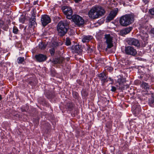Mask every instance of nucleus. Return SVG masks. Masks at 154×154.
<instances>
[{"label": "nucleus", "instance_id": "54", "mask_svg": "<svg viewBox=\"0 0 154 154\" xmlns=\"http://www.w3.org/2000/svg\"><path fill=\"white\" fill-rule=\"evenodd\" d=\"M38 0H37L36 1H34V2L33 3V5H38Z\"/></svg>", "mask_w": 154, "mask_h": 154}, {"label": "nucleus", "instance_id": "12", "mask_svg": "<svg viewBox=\"0 0 154 154\" xmlns=\"http://www.w3.org/2000/svg\"><path fill=\"white\" fill-rule=\"evenodd\" d=\"M71 48L72 51L73 52H75V53H79L82 52V46L81 45H76L72 46Z\"/></svg>", "mask_w": 154, "mask_h": 154}, {"label": "nucleus", "instance_id": "43", "mask_svg": "<svg viewBox=\"0 0 154 154\" xmlns=\"http://www.w3.org/2000/svg\"><path fill=\"white\" fill-rule=\"evenodd\" d=\"M149 12L150 14L154 16V8L149 9Z\"/></svg>", "mask_w": 154, "mask_h": 154}, {"label": "nucleus", "instance_id": "18", "mask_svg": "<svg viewBox=\"0 0 154 154\" xmlns=\"http://www.w3.org/2000/svg\"><path fill=\"white\" fill-rule=\"evenodd\" d=\"M38 102L44 106H48L49 103L46 101L45 99L43 97H40L38 99Z\"/></svg>", "mask_w": 154, "mask_h": 154}, {"label": "nucleus", "instance_id": "32", "mask_svg": "<svg viewBox=\"0 0 154 154\" xmlns=\"http://www.w3.org/2000/svg\"><path fill=\"white\" fill-rule=\"evenodd\" d=\"M50 61L54 64H56L60 63V59L57 57L50 59Z\"/></svg>", "mask_w": 154, "mask_h": 154}, {"label": "nucleus", "instance_id": "24", "mask_svg": "<svg viewBox=\"0 0 154 154\" xmlns=\"http://www.w3.org/2000/svg\"><path fill=\"white\" fill-rule=\"evenodd\" d=\"M37 82L36 80L34 78L30 79L29 80L28 84L32 86V88L34 87Z\"/></svg>", "mask_w": 154, "mask_h": 154}, {"label": "nucleus", "instance_id": "13", "mask_svg": "<svg viewBox=\"0 0 154 154\" xmlns=\"http://www.w3.org/2000/svg\"><path fill=\"white\" fill-rule=\"evenodd\" d=\"M117 13V11L116 10L111 11L106 17V20L108 22L112 20L116 16Z\"/></svg>", "mask_w": 154, "mask_h": 154}, {"label": "nucleus", "instance_id": "27", "mask_svg": "<svg viewBox=\"0 0 154 154\" xmlns=\"http://www.w3.org/2000/svg\"><path fill=\"white\" fill-rule=\"evenodd\" d=\"M105 38L106 42H112V38L110 34H106L105 35Z\"/></svg>", "mask_w": 154, "mask_h": 154}, {"label": "nucleus", "instance_id": "44", "mask_svg": "<svg viewBox=\"0 0 154 154\" xmlns=\"http://www.w3.org/2000/svg\"><path fill=\"white\" fill-rule=\"evenodd\" d=\"M1 28L5 31H7L8 29V25H5L4 24Z\"/></svg>", "mask_w": 154, "mask_h": 154}, {"label": "nucleus", "instance_id": "50", "mask_svg": "<svg viewBox=\"0 0 154 154\" xmlns=\"http://www.w3.org/2000/svg\"><path fill=\"white\" fill-rule=\"evenodd\" d=\"M107 70L108 71L111 72L113 70V69L111 66H109L107 68Z\"/></svg>", "mask_w": 154, "mask_h": 154}, {"label": "nucleus", "instance_id": "59", "mask_svg": "<svg viewBox=\"0 0 154 154\" xmlns=\"http://www.w3.org/2000/svg\"><path fill=\"white\" fill-rule=\"evenodd\" d=\"M112 82L110 83L109 84H109H111V85H112L114 83V81H112V82Z\"/></svg>", "mask_w": 154, "mask_h": 154}, {"label": "nucleus", "instance_id": "33", "mask_svg": "<svg viewBox=\"0 0 154 154\" xmlns=\"http://www.w3.org/2000/svg\"><path fill=\"white\" fill-rule=\"evenodd\" d=\"M81 93L82 96L85 98L88 95V93L86 89H83L81 91Z\"/></svg>", "mask_w": 154, "mask_h": 154}, {"label": "nucleus", "instance_id": "38", "mask_svg": "<svg viewBox=\"0 0 154 154\" xmlns=\"http://www.w3.org/2000/svg\"><path fill=\"white\" fill-rule=\"evenodd\" d=\"M19 31L18 28L16 26H14L13 28V32L15 34H17Z\"/></svg>", "mask_w": 154, "mask_h": 154}, {"label": "nucleus", "instance_id": "10", "mask_svg": "<svg viewBox=\"0 0 154 154\" xmlns=\"http://www.w3.org/2000/svg\"><path fill=\"white\" fill-rule=\"evenodd\" d=\"M131 110L134 115L137 116L141 112V110L139 105H135L132 106Z\"/></svg>", "mask_w": 154, "mask_h": 154}, {"label": "nucleus", "instance_id": "55", "mask_svg": "<svg viewBox=\"0 0 154 154\" xmlns=\"http://www.w3.org/2000/svg\"><path fill=\"white\" fill-rule=\"evenodd\" d=\"M75 3H78L80 2H82V0H73Z\"/></svg>", "mask_w": 154, "mask_h": 154}, {"label": "nucleus", "instance_id": "51", "mask_svg": "<svg viewBox=\"0 0 154 154\" xmlns=\"http://www.w3.org/2000/svg\"><path fill=\"white\" fill-rule=\"evenodd\" d=\"M4 24V22L1 19H0V27H1Z\"/></svg>", "mask_w": 154, "mask_h": 154}, {"label": "nucleus", "instance_id": "7", "mask_svg": "<svg viewBox=\"0 0 154 154\" xmlns=\"http://www.w3.org/2000/svg\"><path fill=\"white\" fill-rule=\"evenodd\" d=\"M41 20L42 25L43 27H45L51 22L50 17L48 15L46 14L41 15Z\"/></svg>", "mask_w": 154, "mask_h": 154}, {"label": "nucleus", "instance_id": "8", "mask_svg": "<svg viewBox=\"0 0 154 154\" xmlns=\"http://www.w3.org/2000/svg\"><path fill=\"white\" fill-rule=\"evenodd\" d=\"M34 57L36 61L38 62H44L48 58L46 55L42 54H36Z\"/></svg>", "mask_w": 154, "mask_h": 154}, {"label": "nucleus", "instance_id": "45", "mask_svg": "<svg viewBox=\"0 0 154 154\" xmlns=\"http://www.w3.org/2000/svg\"><path fill=\"white\" fill-rule=\"evenodd\" d=\"M141 82L139 80H135L134 82V83L135 85H141Z\"/></svg>", "mask_w": 154, "mask_h": 154}, {"label": "nucleus", "instance_id": "5", "mask_svg": "<svg viewBox=\"0 0 154 154\" xmlns=\"http://www.w3.org/2000/svg\"><path fill=\"white\" fill-rule=\"evenodd\" d=\"M71 19L75 24L79 27L82 26L84 23V20L82 17L77 14L73 15Z\"/></svg>", "mask_w": 154, "mask_h": 154}, {"label": "nucleus", "instance_id": "61", "mask_svg": "<svg viewBox=\"0 0 154 154\" xmlns=\"http://www.w3.org/2000/svg\"><path fill=\"white\" fill-rule=\"evenodd\" d=\"M2 97L1 95L0 94V100H2Z\"/></svg>", "mask_w": 154, "mask_h": 154}, {"label": "nucleus", "instance_id": "4", "mask_svg": "<svg viewBox=\"0 0 154 154\" xmlns=\"http://www.w3.org/2000/svg\"><path fill=\"white\" fill-rule=\"evenodd\" d=\"M125 49L122 51L124 53L128 55L135 56L137 54L136 50L131 46H125Z\"/></svg>", "mask_w": 154, "mask_h": 154}, {"label": "nucleus", "instance_id": "20", "mask_svg": "<svg viewBox=\"0 0 154 154\" xmlns=\"http://www.w3.org/2000/svg\"><path fill=\"white\" fill-rule=\"evenodd\" d=\"M148 99V104L152 107H154V95L153 94H150Z\"/></svg>", "mask_w": 154, "mask_h": 154}, {"label": "nucleus", "instance_id": "40", "mask_svg": "<svg viewBox=\"0 0 154 154\" xmlns=\"http://www.w3.org/2000/svg\"><path fill=\"white\" fill-rule=\"evenodd\" d=\"M76 82L80 86H83L84 85V82H83L80 79H77L76 81Z\"/></svg>", "mask_w": 154, "mask_h": 154}, {"label": "nucleus", "instance_id": "2", "mask_svg": "<svg viewBox=\"0 0 154 154\" xmlns=\"http://www.w3.org/2000/svg\"><path fill=\"white\" fill-rule=\"evenodd\" d=\"M69 23L67 21H60L58 24L57 30L58 35L60 37L65 35L69 29Z\"/></svg>", "mask_w": 154, "mask_h": 154}, {"label": "nucleus", "instance_id": "28", "mask_svg": "<svg viewBox=\"0 0 154 154\" xmlns=\"http://www.w3.org/2000/svg\"><path fill=\"white\" fill-rule=\"evenodd\" d=\"M46 46L47 45L42 41L39 42L38 45L39 48L42 50H45L46 48Z\"/></svg>", "mask_w": 154, "mask_h": 154}, {"label": "nucleus", "instance_id": "21", "mask_svg": "<svg viewBox=\"0 0 154 154\" xmlns=\"http://www.w3.org/2000/svg\"><path fill=\"white\" fill-rule=\"evenodd\" d=\"M148 32H140V36L142 40L144 42L147 41L149 37Z\"/></svg>", "mask_w": 154, "mask_h": 154}, {"label": "nucleus", "instance_id": "19", "mask_svg": "<svg viewBox=\"0 0 154 154\" xmlns=\"http://www.w3.org/2000/svg\"><path fill=\"white\" fill-rule=\"evenodd\" d=\"M44 93L45 97L48 99L53 98L55 96V93L52 91H47Z\"/></svg>", "mask_w": 154, "mask_h": 154}, {"label": "nucleus", "instance_id": "29", "mask_svg": "<svg viewBox=\"0 0 154 154\" xmlns=\"http://www.w3.org/2000/svg\"><path fill=\"white\" fill-rule=\"evenodd\" d=\"M91 39L90 35H85L82 39V41L83 43L89 41Z\"/></svg>", "mask_w": 154, "mask_h": 154}, {"label": "nucleus", "instance_id": "34", "mask_svg": "<svg viewBox=\"0 0 154 154\" xmlns=\"http://www.w3.org/2000/svg\"><path fill=\"white\" fill-rule=\"evenodd\" d=\"M33 119V122L35 125H37L39 123V118L38 116Z\"/></svg>", "mask_w": 154, "mask_h": 154}, {"label": "nucleus", "instance_id": "37", "mask_svg": "<svg viewBox=\"0 0 154 154\" xmlns=\"http://www.w3.org/2000/svg\"><path fill=\"white\" fill-rule=\"evenodd\" d=\"M112 123L111 122H107L106 124V127L108 129H110L112 128Z\"/></svg>", "mask_w": 154, "mask_h": 154}, {"label": "nucleus", "instance_id": "52", "mask_svg": "<svg viewBox=\"0 0 154 154\" xmlns=\"http://www.w3.org/2000/svg\"><path fill=\"white\" fill-rule=\"evenodd\" d=\"M101 151L103 154H109L106 150L104 151L103 149H102Z\"/></svg>", "mask_w": 154, "mask_h": 154}, {"label": "nucleus", "instance_id": "11", "mask_svg": "<svg viewBox=\"0 0 154 154\" xmlns=\"http://www.w3.org/2000/svg\"><path fill=\"white\" fill-rule=\"evenodd\" d=\"M132 29L133 27L132 26H129L123 28L120 31V35L122 36H124L125 35L129 33L132 30Z\"/></svg>", "mask_w": 154, "mask_h": 154}, {"label": "nucleus", "instance_id": "17", "mask_svg": "<svg viewBox=\"0 0 154 154\" xmlns=\"http://www.w3.org/2000/svg\"><path fill=\"white\" fill-rule=\"evenodd\" d=\"M139 28L140 32H148L149 29L148 26L146 23H143L140 25Z\"/></svg>", "mask_w": 154, "mask_h": 154}, {"label": "nucleus", "instance_id": "60", "mask_svg": "<svg viewBox=\"0 0 154 154\" xmlns=\"http://www.w3.org/2000/svg\"><path fill=\"white\" fill-rule=\"evenodd\" d=\"M125 1H126V2H128L131 1V0H125Z\"/></svg>", "mask_w": 154, "mask_h": 154}, {"label": "nucleus", "instance_id": "47", "mask_svg": "<svg viewBox=\"0 0 154 154\" xmlns=\"http://www.w3.org/2000/svg\"><path fill=\"white\" fill-rule=\"evenodd\" d=\"M111 89L110 90V91L113 92H115L116 90V87L112 86H111Z\"/></svg>", "mask_w": 154, "mask_h": 154}, {"label": "nucleus", "instance_id": "1", "mask_svg": "<svg viewBox=\"0 0 154 154\" xmlns=\"http://www.w3.org/2000/svg\"><path fill=\"white\" fill-rule=\"evenodd\" d=\"M105 13V11L102 7L95 6L89 11L88 14L90 18L96 19L103 15Z\"/></svg>", "mask_w": 154, "mask_h": 154}, {"label": "nucleus", "instance_id": "57", "mask_svg": "<svg viewBox=\"0 0 154 154\" xmlns=\"http://www.w3.org/2000/svg\"><path fill=\"white\" fill-rule=\"evenodd\" d=\"M151 32L152 34H154V28H152L151 29Z\"/></svg>", "mask_w": 154, "mask_h": 154}, {"label": "nucleus", "instance_id": "56", "mask_svg": "<svg viewBox=\"0 0 154 154\" xmlns=\"http://www.w3.org/2000/svg\"><path fill=\"white\" fill-rule=\"evenodd\" d=\"M142 1L145 4L149 2L148 0H142Z\"/></svg>", "mask_w": 154, "mask_h": 154}, {"label": "nucleus", "instance_id": "30", "mask_svg": "<svg viewBox=\"0 0 154 154\" xmlns=\"http://www.w3.org/2000/svg\"><path fill=\"white\" fill-rule=\"evenodd\" d=\"M126 79L123 77H121L117 79V82L119 85H123L126 82Z\"/></svg>", "mask_w": 154, "mask_h": 154}, {"label": "nucleus", "instance_id": "14", "mask_svg": "<svg viewBox=\"0 0 154 154\" xmlns=\"http://www.w3.org/2000/svg\"><path fill=\"white\" fill-rule=\"evenodd\" d=\"M28 113L30 116L33 117L38 116V112L37 109L34 108H30Z\"/></svg>", "mask_w": 154, "mask_h": 154}, {"label": "nucleus", "instance_id": "23", "mask_svg": "<svg viewBox=\"0 0 154 154\" xmlns=\"http://www.w3.org/2000/svg\"><path fill=\"white\" fill-rule=\"evenodd\" d=\"M35 18H31L29 20V28L34 27L35 26V25H37V23L35 22Z\"/></svg>", "mask_w": 154, "mask_h": 154}, {"label": "nucleus", "instance_id": "15", "mask_svg": "<svg viewBox=\"0 0 154 154\" xmlns=\"http://www.w3.org/2000/svg\"><path fill=\"white\" fill-rule=\"evenodd\" d=\"M74 103L71 102H69L66 103L65 105V107L68 111H72L74 107Z\"/></svg>", "mask_w": 154, "mask_h": 154}, {"label": "nucleus", "instance_id": "26", "mask_svg": "<svg viewBox=\"0 0 154 154\" xmlns=\"http://www.w3.org/2000/svg\"><path fill=\"white\" fill-rule=\"evenodd\" d=\"M72 95L73 97L75 100H77L78 101H79L81 98L79 96V93L77 92L72 91Z\"/></svg>", "mask_w": 154, "mask_h": 154}, {"label": "nucleus", "instance_id": "41", "mask_svg": "<svg viewBox=\"0 0 154 154\" xmlns=\"http://www.w3.org/2000/svg\"><path fill=\"white\" fill-rule=\"evenodd\" d=\"M106 43L107 45V48H110L113 46L112 42H106Z\"/></svg>", "mask_w": 154, "mask_h": 154}, {"label": "nucleus", "instance_id": "53", "mask_svg": "<svg viewBox=\"0 0 154 154\" xmlns=\"http://www.w3.org/2000/svg\"><path fill=\"white\" fill-rule=\"evenodd\" d=\"M35 14L34 12H33L32 14V17H31V18H35Z\"/></svg>", "mask_w": 154, "mask_h": 154}, {"label": "nucleus", "instance_id": "46", "mask_svg": "<svg viewBox=\"0 0 154 154\" xmlns=\"http://www.w3.org/2000/svg\"><path fill=\"white\" fill-rule=\"evenodd\" d=\"M133 128H133V129H132V130L130 131V133L131 134L133 132V131L134 130V132H135L136 133L137 132V131L136 130V126L135 125H134L133 126Z\"/></svg>", "mask_w": 154, "mask_h": 154}, {"label": "nucleus", "instance_id": "62", "mask_svg": "<svg viewBox=\"0 0 154 154\" xmlns=\"http://www.w3.org/2000/svg\"><path fill=\"white\" fill-rule=\"evenodd\" d=\"M131 127H132V126H131L130 127V128L131 129V128H132Z\"/></svg>", "mask_w": 154, "mask_h": 154}, {"label": "nucleus", "instance_id": "63", "mask_svg": "<svg viewBox=\"0 0 154 154\" xmlns=\"http://www.w3.org/2000/svg\"><path fill=\"white\" fill-rule=\"evenodd\" d=\"M152 81H153V79H152Z\"/></svg>", "mask_w": 154, "mask_h": 154}, {"label": "nucleus", "instance_id": "49", "mask_svg": "<svg viewBox=\"0 0 154 154\" xmlns=\"http://www.w3.org/2000/svg\"><path fill=\"white\" fill-rule=\"evenodd\" d=\"M19 21L20 22L24 23L25 21V18L24 17L21 18L19 19Z\"/></svg>", "mask_w": 154, "mask_h": 154}, {"label": "nucleus", "instance_id": "39", "mask_svg": "<svg viewBox=\"0 0 154 154\" xmlns=\"http://www.w3.org/2000/svg\"><path fill=\"white\" fill-rule=\"evenodd\" d=\"M60 42H54L53 43V48H57L60 46Z\"/></svg>", "mask_w": 154, "mask_h": 154}, {"label": "nucleus", "instance_id": "6", "mask_svg": "<svg viewBox=\"0 0 154 154\" xmlns=\"http://www.w3.org/2000/svg\"><path fill=\"white\" fill-rule=\"evenodd\" d=\"M61 9L64 14L66 16L67 18L71 19L73 14V11L71 8L67 6H64Z\"/></svg>", "mask_w": 154, "mask_h": 154}, {"label": "nucleus", "instance_id": "36", "mask_svg": "<svg viewBox=\"0 0 154 154\" xmlns=\"http://www.w3.org/2000/svg\"><path fill=\"white\" fill-rule=\"evenodd\" d=\"M65 44L66 46H69L71 44V42L69 38L67 37L66 39Z\"/></svg>", "mask_w": 154, "mask_h": 154}, {"label": "nucleus", "instance_id": "58", "mask_svg": "<svg viewBox=\"0 0 154 154\" xmlns=\"http://www.w3.org/2000/svg\"><path fill=\"white\" fill-rule=\"evenodd\" d=\"M108 79H109V81L111 82H112L114 81L113 79H112L111 77H109Z\"/></svg>", "mask_w": 154, "mask_h": 154}, {"label": "nucleus", "instance_id": "25", "mask_svg": "<svg viewBox=\"0 0 154 154\" xmlns=\"http://www.w3.org/2000/svg\"><path fill=\"white\" fill-rule=\"evenodd\" d=\"M141 87L146 90H149V89L150 85L148 83L143 82L140 85Z\"/></svg>", "mask_w": 154, "mask_h": 154}, {"label": "nucleus", "instance_id": "42", "mask_svg": "<svg viewBox=\"0 0 154 154\" xmlns=\"http://www.w3.org/2000/svg\"><path fill=\"white\" fill-rule=\"evenodd\" d=\"M50 53L51 56H53L55 53V50L54 48H52L49 49Z\"/></svg>", "mask_w": 154, "mask_h": 154}, {"label": "nucleus", "instance_id": "22", "mask_svg": "<svg viewBox=\"0 0 154 154\" xmlns=\"http://www.w3.org/2000/svg\"><path fill=\"white\" fill-rule=\"evenodd\" d=\"M30 109L29 105L27 104L23 105L20 107V109L22 112L28 113Z\"/></svg>", "mask_w": 154, "mask_h": 154}, {"label": "nucleus", "instance_id": "9", "mask_svg": "<svg viewBox=\"0 0 154 154\" xmlns=\"http://www.w3.org/2000/svg\"><path fill=\"white\" fill-rule=\"evenodd\" d=\"M97 77L101 81L102 84L107 82L108 80H107L108 76L106 73L104 72H102L97 74Z\"/></svg>", "mask_w": 154, "mask_h": 154}, {"label": "nucleus", "instance_id": "35", "mask_svg": "<svg viewBox=\"0 0 154 154\" xmlns=\"http://www.w3.org/2000/svg\"><path fill=\"white\" fill-rule=\"evenodd\" d=\"M25 61L24 57H19L17 58V62L19 64H23Z\"/></svg>", "mask_w": 154, "mask_h": 154}, {"label": "nucleus", "instance_id": "3", "mask_svg": "<svg viewBox=\"0 0 154 154\" xmlns=\"http://www.w3.org/2000/svg\"><path fill=\"white\" fill-rule=\"evenodd\" d=\"M134 15L133 14H126L120 17L119 21L120 24L122 26H127L134 22Z\"/></svg>", "mask_w": 154, "mask_h": 154}, {"label": "nucleus", "instance_id": "31", "mask_svg": "<svg viewBox=\"0 0 154 154\" xmlns=\"http://www.w3.org/2000/svg\"><path fill=\"white\" fill-rule=\"evenodd\" d=\"M129 144L128 142L126 141L124 144L122 149L123 151L126 152L129 150Z\"/></svg>", "mask_w": 154, "mask_h": 154}, {"label": "nucleus", "instance_id": "48", "mask_svg": "<svg viewBox=\"0 0 154 154\" xmlns=\"http://www.w3.org/2000/svg\"><path fill=\"white\" fill-rule=\"evenodd\" d=\"M87 49L88 51V52L90 53H91L93 52V49L92 48H91L90 46H88L87 48Z\"/></svg>", "mask_w": 154, "mask_h": 154}, {"label": "nucleus", "instance_id": "16", "mask_svg": "<svg viewBox=\"0 0 154 154\" xmlns=\"http://www.w3.org/2000/svg\"><path fill=\"white\" fill-rule=\"evenodd\" d=\"M128 42L129 45H134L136 46H138L139 45L138 41L134 38H130L128 40Z\"/></svg>", "mask_w": 154, "mask_h": 154}]
</instances>
